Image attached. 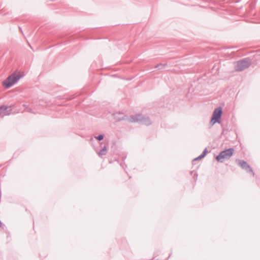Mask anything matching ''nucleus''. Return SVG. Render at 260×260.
<instances>
[{"instance_id":"11","label":"nucleus","mask_w":260,"mask_h":260,"mask_svg":"<svg viewBox=\"0 0 260 260\" xmlns=\"http://www.w3.org/2000/svg\"><path fill=\"white\" fill-rule=\"evenodd\" d=\"M167 66V63H159L158 64H156L154 66L155 69H157L158 70H162L164 69L165 67Z\"/></svg>"},{"instance_id":"10","label":"nucleus","mask_w":260,"mask_h":260,"mask_svg":"<svg viewBox=\"0 0 260 260\" xmlns=\"http://www.w3.org/2000/svg\"><path fill=\"white\" fill-rule=\"evenodd\" d=\"M207 153V150L206 148H205L204 149V150L203 151V152L202 153V154L201 155H200L198 157L195 158L193 159V161L197 160L199 159H201V158H204L206 156Z\"/></svg>"},{"instance_id":"8","label":"nucleus","mask_w":260,"mask_h":260,"mask_svg":"<svg viewBox=\"0 0 260 260\" xmlns=\"http://www.w3.org/2000/svg\"><path fill=\"white\" fill-rule=\"evenodd\" d=\"M8 107L5 106H0V117H4L5 115H9L10 113L7 111Z\"/></svg>"},{"instance_id":"14","label":"nucleus","mask_w":260,"mask_h":260,"mask_svg":"<svg viewBox=\"0 0 260 260\" xmlns=\"http://www.w3.org/2000/svg\"><path fill=\"white\" fill-rule=\"evenodd\" d=\"M24 107H26V108H25V110H26L27 111H28V112H31V110L29 108H28V107H26V105H24Z\"/></svg>"},{"instance_id":"7","label":"nucleus","mask_w":260,"mask_h":260,"mask_svg":"<svg viewBox=\"0 0 260 260\" xmlns=\"http://www.w3.org/2000/svg\"><path fill=\"white\" fill-rule=\"evenodd\" d=\"M113 116L115 120L120 121L125 119L126 116L123 113H116L113 114Z\"/></svg>"},{"instance_id":"6","label":"nucleus","mask_w":260,"mask_h":260,"mask_svg":"<svg viewBox=\"0 0 260 260\" xmlns=\"http://www.w3.org/2000/svg\"><path fill=\"white\" fill-rule=\"evenodd\" d=\"M239 165L243 169L245 170L247 172L252 173V175H254V173L250 166L244 160H239Z\"/></svg>"},{"instance_id":"12","label":"nucleus","mask_w":260,"mask_h":260,"mask_svg":"<svg viewBox=\"0 0 260 260\" xmlns=\"http://www.w3.org/2000/svg\"><path fill=\"white\" fill-rule=\"evenodd\" d=\"M104 135L103 134L100 135L96 137H95V139L99 141H101L104 139Z\"/></svg>"},{"instance_id":"2","label":"nucleus","mask_w":260,"mask_h":260,"mask_svg":"<svg viewBox=\"0 0 260 260\" xmlns=\"http://www.w3.org/2000/svg\"><path fill=\"white\" fill-rule=\"evenodd\" d=\"M127 120L131 122H140L141 124L147 126L151 124V121L148 117H143L141 114L132 115L127 118Z\"/></svg>"},{"instance_id":"13","label":"nucleus","mask_w":260,"mask_h":260,"mask_svg":"<svg viewBox=\"0 0 260 260\" xmlns=\"http://www.w3.org/2000/svg\"><path fill=\"white\" fill-rule=\"evenodd\" d=\"M214 121H215V120H213V118L212 117L211 119L210 120V122L211 126H213L214 124H215L216 123V122H214Z\"/></svg>"},{"instance_id":"9","label":"nucleus","mask_w":260,"mask_h":260,"mask_svg":"<svg viewBox=\"0 0 260 260\" xmlns=\"http://www.w3.org/2000/svg\"><path fill=\"white\" fill-rule=\"evenodd\" d=\"M107 152V149L106 146H104L103 148L98 152L99 156L102 157V155H105Z\"/></svg>"},{"instance_id":"4","label":"nucleus","mask_w":260,"mask_h":260,"mask_svg":"<svg viewBox=\"0 0 260 260\" xmlns=\"http://www.w3.org/2000/svg\"><path fill=\"white\" fill-rule=\"evenodd\" d=\"M234 149L233 148H230L221 151L219 154L216 156V159L219 162H223L224 159H229L233 155Z\"/></svg>"},{"instance_id":"5","label":"nucleus","mask_w":260,"mask_h":260,"mask_svg":"<svg viewBox=\"0 0 260 260\" xmlns=\"http://www.w3.org/2000/svg\"><path fill=\"white\" fill-rule=\"evenodd\" d=\"M222 114V109L221 107H219L214 110L212 116L213 120H215L214 122H217L218 123H220L221 122Z\"/></svg>"},{"instance_id":"1","label":"nucleus","mask_w":260,"mask_h":260,"mask_svg":"<svg viewBox=\"0 0 260 260\" xmlns=\"http://www.w3.org/2000/svg\"><path fill=\"white\" fill-rule=\"evenodd\" d=\"M22 77L19 73L15 72L10 75L3 81V85L6 88H8L16 83Z\"/></svg>"},{"instance_id":"3","label":"nucleus","mask_w":260,"mask_h":260,"mask_svg":"<svg viewBox=\"0 0 260 260\" xmlns=\"http://www.w3.org/2000/svg\"><path fill=\"white\" fill-rule=\"evenodd\" d=\"M251 64V59L249 57H246L237 61L235 69L236 71L241 72L248 68Z\"/></svg>"}]
</instances>
